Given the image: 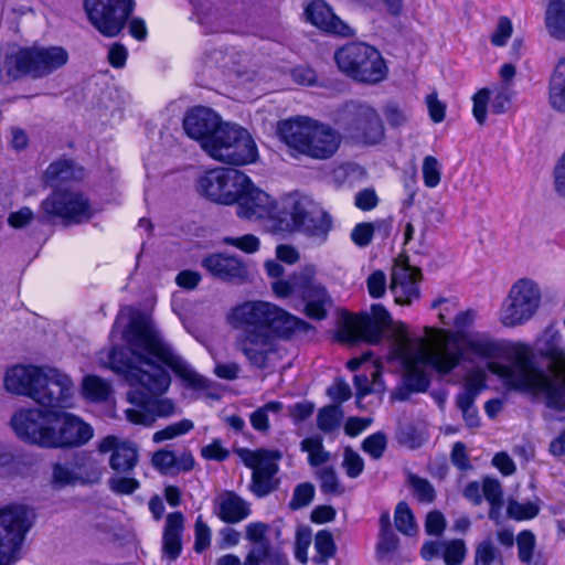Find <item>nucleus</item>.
Wrapping results in <instances>:
<instances>
[{
    "label": "nucleus",
    "mask_w": 565,
    "mask_h": 565,
    "mask_svg": "<svg viewBox=\"0 0 565 565\" xmlns=\"http://www.w3.org/2000/svg\"><path fill=\"white\" fill-rule=\"evenodd\" d=\"M121 328L125 348H113L109 363L131 387L127 398L135 407L125 411L130 423L151 426L157 417H168L174 413L172 401L159 398L171 384L164 366L191 390L204 392L210 388V381L196 373L150 321L131 315L129 309L128 313L121 311L117 317L113 332Z\"/></svg>",
    "instance_id": "nucleus-1"
},
{
    "label": "nucleus",
    "mask_w": 565,
    "mask_h": 565,
    "mask_svg": "<svg viewBox=\"0 0 565 565\" xmlns=\"http://www.w3.org/2000/svg\"><path fill=\"white\" fill-rule=\"evenodd\" d=\"M424 338L409 340L405 328L398 329V341L393 354L405 370V385L415 392H425L430 383L428 369L449 374L462 360L499 358L502 347L484 333L461 337L449 329L425 328Z\"/></svg>",
    "instance_id": "nucleus-2"
},
{
    "label": "nucleus",
    "mask_w": 565,
    "mask_h": 565,
    "mask_svg": "<svg viewBox=\"0 0 565 565\" xmlns=\"http://www.w3.org/2000/svg\"><path fill=\"white\" fill-rule=\"evenodd\" d=\"M231 328L237 330L234 347L250 365L265 369L277 352V338H288L305 322L280 307L262 300L244 301L226 315Z\"/></svg>",
    "instance_id": "nucleus-3"
},
{
    "label": "nucleus",
    "mask_w": 565,
    "mask_h": 565,
    "mask_svg": "<svg viewBox=\"0 0 565 565\" xmlns=\"http://www.w3.org/2000/svg\"><path fill=\"white\" fill-rule=\"evenodd\" d=\"M278 134L292 151L317 160L331 158L342 141L341 134L337 129L307 116H297L281 121Z\"/></svg>",
    "instance_id": "nucleus-4"
},
{
    "label": "nucleus",
    "mask_w": 565,
    "mask_h": 565,
    "mask_svg": "<svg viewBox=\"0 0 565 565\" xmlns=\"http://www.w3.org/2000/svg\"><path fill=\"white\" fill-rule=\"evenodd\" d=\"M405 328V337L409 340L418 339L419 337L411 338L407 332V327L404 323H393L388 311L382 305H373L371 307V316L362 315L354 316L345 313L342 317L341 323L337 330L338 341L345 344H356L359 342L377 343L386 329L392 328V342L390 350V360L396 362L405 377V370L402 363L394 356V347L398 341L399 327Z\"/></svg>",
    "instance_id": "nucleus-5"
},
{
    "label": "nucleus",
    "mask_w": 565,
    "mask_h": 565,
    "mask_svg": "<svg viewBox=\"0 0 565 565\" xmlns=\"http://www.w3.org/2000/svg\"><path fill=\"white\" fill-rule=\"evenodd\" d=\"M67 52L61 46L12 47L0 63V82L8 83L25 76L41 78L64 66Z\"/></svg>",
    "instance_id": "nucleus-6"
},
{
    "label": "nucleus",
    "mask_w": 565,
    "mask_h": 565,
    "mask_svg": "<svg viewBox=\"0 0 565 565\" xmlns=\"http://www.w3.org/2000/svg\"><path fill=\"white\" fill-rule=\"evenodd\" d=\"M281 206L284 216L275 225L279 233L301 231L319 244L327 241L332 226L331 217L316 209L310 200L290 193L281 198Z\"/></svg>",
    "instance_id": "nucleus-7"
},
{
    "label": "nucleus",
    "mask_w": 565,
    "mask_h": 565,
    "mask_svg": "<svg viewBox=\"0 0 565 565\" xmlns=\"http://www.w3.org/2000/svg\"><path fill=\"white\" fill-rule=\"evenodd\" d=\"M277 298H301L305 302L306 315L312 319L322 320L327 310L332 306V299L327 289L315 279V269L305 268L287 279H278L271 285Z\"/></svg>",
    "instance_id": "nucleus-8"
},
{
    "label": "nucleus",
    "mask_w": 565,
    "mask_h": 565,
    "mask_svg": "<svg viewBox=\"0 0 565 565\" xmlns=\"http://www.w3.org/2000/svg\"><path fill=\"white\" fill-rule=\"evenodd\" d=\"M338 68L348 77L369 84L382 82L387 75L381 53L365 43H350L334 54Z\"/></svg>",
    "instance_id": "nucleus-9"
},
{
    "label": "nucleus",
    "mask_w": 565,
    "mask_h": 565,
    "mask_svg": "<svg viewBox=\"0 0 565 565\" xmlns=\"http://www.w3.org/2000/svg\"><path fill=\"white\" fill-rule=\"evenodd\" d=\"M207 145V153L215 160L244 166L256 161L257 147L249 132L237 125L224 124Z\"/></svg>",
    "instance_id": "nucleus-10"
},
{
    "label": "nucleus",
    "mask_w": 565,
    "mask_h": 565,
    "mask_svg": "<svg viewBox=\"0 0 565 565\" xmlns=\"http://www.w3.org/2000/svg\"><path fill=\"white\" fill-rule=\"evenodd\" d=\"M34 512L24 504L0 508V565H12L33 524Z\"/></svg>",
    "instance_id": "nucleus-11"
},
{
    "label": "nucleus",
    "mask_w": 565,
    "mask_h": 565,
    "mask_svg": "<svg viewBox=\"0 0 565 565\" xmlns=\"http://www.w3.org/2000/svg\"><path fill=\"white\" fill-rule=\"evenodd\" d=\"M541 300V288L534 279L515 280L500 309L501 323L509 328L526 323L539 310Z\"/></svg>",
    "instance_id": "nucleus-12"
},
{
    "label": "nucleus",
    "mask_w": 565,
    "mask_h": 565,
    "mask_svg": "<svg viewBox=\"0 0 565 565\" xmlns=\"http://www.w3.org/2000/svg\"><path fill=\"white\" fill-rule=\"evenodd\" d=\"M249 178L236 169L218 168L206 171L198 179V191L206 199L225 205L234 204Z\"/></svg>",
    "instance_id": "nucleus-13"
},
{
    "label": "nucleus",
    "mask_w": 565,
    "mask_h": 565,
    "mask_svg": "<svg viewBox=\"0 0 565 565\" xmlns=\"http://www.w3.org/2000/svg\"><path fill=\"white\" fill-rule=\"evenodd\" d=\"M235 203H237V215L241 218L263 221L268 231L280 232L275 225L284 216L281 199L275 202L266 192L254 186L249 180V185L242 191Z\"/></svg>",
    "instance_id": "nucleus-14"
},
{
    "label": "nucleus",
    "mask_w": 565,
    "mask_h": 565,
    "mask_svg": "<svg viewBox=\"0 0 565 565\" xmlns=\"http://www.w3.org/2000/svg\"><path fill=\"white\" fill-rule=\"evenodd\" d=\"M338 122L361 142L377 143L384 136V127L376 110L367 105L350 103L340 111Z\"/></svg>",
    "instance_id": "nucleus-15"
},
{
    "label": "nucleus",
    "mask_w": 565,
    "mask_h": 565,
    "mask_svg": "<svg viewBox=\"0 0 565 565\" xmlns=\"http://www.w3.org/2000/svg\"><path fill=\"white\" fill-rule=\"evenodd\" d=\"M90 23L105 36H116L134 10L132 0H85Z\"/></svg>",
    "instance_id": "nucleus-16"
},
{
    "label": "nucleus",
    "mask_w": 565,
    "mask_h": 565,
    "mask_svg": "<svg viewBox=\"0 0 565 565\" xmlns=\"http://www.w3.org/2000/svg\"><path fill=\"white\" fill-rule=\"evenodd\" d=\"M39 388L33 401L49 408H71L74 405L75 386L63 371L43 366Z\"/></svg>",
    "instance_id": "nucleus-17"
},
{
    "label": "nucleus",
    "mask_w": 565,
    "mask_h": 565,
    "mask_svg": "<svg viewBox=\"0 0 565 565\" xmlns=\"http://www.w3.org/2000/svg\"><path fill=\"white\" fill-rule=\"evenodd\" d=\"M239 457L244 465L252 469L250 490L257 497L267 495L275 487V475L278 471L279 451L266 449H241Z\"/></svg>",
    "instance_id": "nucleus-18"
},
{
    "label": "nucleus",
    "mask_w": 565,
    "mask_h": 565,
    "mask_svg": "<svg viewBox=\"0 0 565 565\" xmlns=\"http://www.w3.org/2000/svg\"><path fill=\"white\" fill-rule=\"evenodd\" d=\"M41 207L47 216L74 223L86 221L93 214L87 198L72 188L55 190L42 201Z\"/></svg>",
    "instance_id": "nucleus-19"
},
{
    "label": "nucleus",
    "mask_w": 565,
    "mask_h": 565,
    "mask_svg": "<svg viewBox=\"0 0 565 565\" xmlns=\"http://www.w3.org/2000/svg\"><path fill=\"white\" fill-rule=\"evenodd\" d=\"M46 448H72L88 443L94 430L79 417L65 412H54Z\"/></svg>",
    "instance_id": "nucleus-20"
},
{
    "label": "nucleus",
    "mask_w": 565,
    "mask_h": 565,
    "mask_svg": "<svg viewBox=\"0 0 565 565\" xmlns=\"http://www.w3.org/2000/svg\"><path fill=\"white\" fill-rule=\"evenodd\" d=\"M53 414L39 408H20L12 415L10 426L21 440L46 448Z\"/></svg>",
    "instance_id": "nucleus-21"
},
{
    "label": "nucleus",
    "mask_w": 565,
    "mask_h": 565,
    "mask_svg": "<svg viewBox=\"0 0 565 565\" xmlns=\"http://www.w3.org/2000/svg\"><path fill=\"white\" fill-rule=\"evenodd\" d=\"M422 271L406 260H397L392 269L391 291L398 305H411L419 299Z\"/></svg>",
    "instance_id": "nucleus-22"
},
{
    "label": "nucleus",
    "mask_w": 565,
    "mask_h": 565,
    "mask_svg": "<svg viewBox=\"0 0 565 565\" xmlns=\"http://www.w3.org/2000/svg\"><path fill=\"white\" fill-rule=\"evenodd\" d=\"M220 116L210 108L196 107L190 110L183 120V128L186 135L200 141L202 148L207 152V145L212 142L216 132L223 128Z\"/></svg>",
    "instance_id": "nucleus-23"
},
{
    "label": "nucleus",
    "mask_w": 565,
    "mask_h": 565,
    "mask_svg": "<svg viewBox=\"0 0 565 565\" xmlns=\"http://www.w3.org/2000/svg\"><path fill=\"white\" fill-rule=\"evenodd\" d=\"M75 472L68 468L56 463L53 467V482L58 487H64L75 481L83 483H96L102 477V467L90 454L81 452L75 457Z\"/></svg>",
    "instance_id": "nucleus-24"
},
{
    "label": "nucleus",
    "mask_w": 565,
    "mask_h": 565,
    "mask_svg": "<svg viewBox=\"0 0 565 565\" xmlns=\"http://www.w3.org/2000/svg\"><path fill=\"white\" fill-rule=\"evenodd\" d=\"M100 454L111 452L110 468L118 473L130 472L138 462V449L135 444L116 436H106L97 445Z\"/></svg>",
    "instance_id": "nucleus-25"
},
{
    "label": "nucleus",
    "mask_w": 565,
    "mask_h": 565,
    "mask_svg": "<svg viewBox=\"0 0 565 565\" xmlns=\"http://www.w3.org/2000/svg\"><path fill=\"white\" fill-rule=\"evenodd\" d=\"M372 362L371 376L372 381L370 382L366 375H355L354 382L358 390V405L361 406L362 398L367 394H376L377 401H381V395L385 391L384 383L381 377V367L377 360H373V354L371 351H366L358 358H353L348 361L347 366L351 371H356L360 366L365 363Z\"/></svg>",
    "instance_id": "nucleus-26"
},
{
    "label": "nucleus",
    "mask_w": 565,
    "mask_h": 565,
    "mask_svg": "<svg viewBox=\"0 0 565 565\" xmlns=\"http://www.w3.org/2000/svg\"><path fill=\"white\" fill-rule=\"evenodd\" d=\"M43 366L15 365L7 370L4 387L15 395L34 398V392L39 388Z\"/></svg>",
    "instance_id": "nucleus-27"
},
{
    "label": "nucleus",
    "mask_w": 565,
    "mask_h": 565,
    "mask_svg": "<svg viewBox=\"0 0 565 565\" xmlns=\"http://www.w3.org/2000/svg\"><path fill=\"white\" fill-rule=\"evenodd\" d=\"M308 20L317 28L332 34L351 36L353 31L349 24L337 17L323 0H313L306 8Z\"/></svg>",
    "instance_id": "nucleus-28"
},
{
    "label": "nucleus",
    "mask_w": 565,
    "mask_h": 565,
    "mask_svg": "<svg viewBox=\"0 0 565 565\" xmlns=\"http://www.w3.org/2000/svg\"><path fill=\"white\" fill-rule=\"evenodd\" d=\"M250 512V504L233 491L221 492L213 502V513L225 523L242 522Z\"/></svg>",
    "instance_id": "nucleus-29"
},
{
    "label": "nucleus",
    "mask_w": 565,
    "mask_h": 565,
    "mask_svg": "<svg viewBox=\"0 0 565 565\" xmlns=\"http://www.w3.org/2000/svg\"><path fill=\"white\" fill-rule=\"evenodd\" d=\"M202 265L210 274L223 280L243 279L247 276V268L238 258L223 254L205 257Z\"/></svg>",
    "instance_id": "nucleus-30"
},
{
    "label": "nucleus",
    "mask_w": 565,
    "mask_h": 565,
    "mask_svg": "<svg viewBox=\"0 0 565 565\" xmlns=\"http://www.w3.org/2000/svg\"><path fill=\"white\" fill-rule=\"evenodd\" d=\"M151 463L162 475H175L192 470L194 458L190 452L177 457L173 451L161 449L153 454Z\"/></svg>",
    "instance_id": "nucleus-31"
},
{
    "label": "nucleus",
    "mask_w": 565,
    "mask_h": 565,
    "mask_svg": "<svg viewBox=\"0 0 565 565\" xmlns=\"http://www.w3.org/2000/svg\"><path fill=\"white\" fill-rule=\"evenodd\" d=\"M183 515L181 512L170 513L166 520L162 537V550L164 555L174 561L181 553V534L183 531Z\"/></svg>",
    "instance_id": "nucleus-32"
},
{
    "label": "nucleus",
    "mask_w": 565,
    "mask_h": 565,
    "mask_svg": "<svg viewBox=\"0 0 565 565\" xmlns=\"http://www.w3.org/2000/svg\"><path fill=\"white\" fill-rule=\"evenodd\" d=\"M193 6V12L199 24L206 32H217L224 30L223 14L217 7V0H190Z\"/></svg>",
    "instance_id": "nucleus-33"
},
{
    "label": "nucleus",
    "mask_w": 565,
    "mask_h": 565,
    "mask_svg": "<svg viewBox=\"0 0 565 565\" xmlns=\"http://www.w3.org/2000/svg\"><path fill=\"white\" fill-rule=\"evenodd\" d=\"M548 104L557 113H565V57L557 61L548 81Z\"/></svg>",
    "instance_id": "nucleus-34"
},
{
    "label": "nucleus",
    "mask_w": 565,
    "mask_h": 565,
    "mask_svg": "<svg viewBox=\"0 0 565 565\" xmlns=\"http://www.w3.org/2000/svg\"><path fill=\"white\" fill-rule=\"evenodd\" d=\"M83 177V170L67 159L52 162L44 172V180L50 185H60L64 182L77 180Z\"/></svg>",
    "instance_id": "nucleus-35"
},
{
    "label": "nucleus",
    "mask_w": 565,
    "mask_h": 565,
    "mask_svg": "<svg viewBox=\"0 0 565 565\" xmlns=\"http://www.w3.org/2000/svg\"><path fill=\"white\" fill-rule=\"evenodd\" d=\"M545 26L548 34L565 40V1L550 0L545 10Z\"/></svg>",
    "instance_id": "nucleus-36"
},
{
    "label": "nucleus",
    "mask_w": 565,
    "mask_h": 565,
    "mask_svg": "<svg viewBox=\"0 0 565 565\" xmlns=\"http://www.w3.org/2000/svg\"><path fill=\"white\" fill-rule=\"evenodd\" d=\"M344 413L340 405H328L317 414V427L326 435L335 434L343 422Z\"/></svg>",
    "instance_id": "nucleus-37"
},
{
    "label": "nucleus",
    "mask_w": 565,
    "mask_h": 565,
    "mask_svg": "<svg viewBox=\"0 0 565 565\" xmlns=\"http://www.w3.org/2000/svg\"><path fill=\"white\" fill-rule=\"evenodd\" d=\"M482 494L490 504L489 518L498 520L503 504L500 482L492 478H486L482 482Z\"/></svg>",
    "instance_id": "nucleus-38"
},
{
    "label": "nucleus",
    "mask_w": 565,
    "mask_h": 565,
    "mask_svg": "<svg viewBox=\"0 0 565 565\" xmlns=\"http://www.w3.org/2000/svg\"><path fill=\"white\" fill-rule=\"evenodd\" d=\"M268 532L269 526L263 522H252L245 527L246 540L253 545L252 548H259L264 554L270 555Z\"/></svg>",
    "instance_id": "nucleus-39"
},
{
    "label": "nucleus",
    "mask_w": 565,
    "mask_h": 565,
    "mask_svg": "<svg viewBox=\"0 0 565 565\" xmlns=\"http://www.w3.org/2000/svg\"><path fill=\"white\" fill-rule=\"evenodd\" d=\"M300 449L308 454V462L312 467H318L329 460V454L324 450L322 439L319 436L305 438L300 443Z\"/></svg>",
    "instance_id": "nucleus-40"
},
{
    "label": "nucleus",
    "mask_w": 565,
    "mask_h": 565,
    "mask_svg": "<svg viewBox=\"0 0 565 565\" xmlns=\"http://www.w3.org/2000/svg\"><path fill=\"white\" fill-rule=\"evenodd\" d=\"M394 524L397 531L404 535L413 536L418 532L412 510L405 502H399L395 508Z\"/></svg>",
    "instance_id": "nucleus-41"
},
{
    "label": "nucleus",
    "mask_w": 565,
    "mask_h": 565,
    "mask_svg": "<svg viewBox=\"0 0 565 565\" xmlns=\"http://www.w3.org/2000/svg\"><path fill=\"white\" fill-rule=\"evenodd\" d=\"M282 409L280 402H268L250 414L249 420L253 428L257 431L266 433L269 429V414H279Z\"/></svg>",
    "instance_id": "nucleus-42"
},
{
    "label": "nucleus",
    "mask_w": 565,
    "mask_h": 565,
    "mask_svg": "<svg viewBox=\"0 0 565 565\" xmlns=\"http://www.w3.org/2000/svg\"><path fill=\"white\" fill-rule=\"evenodd\" d=\"M83 395L90 401H104L110 393L108 383L95 375L85 376L82 384Z\"/></svg>",
    "instance_id": "nucleus-43"
},
{
    "label": "nucleus",
    "mask_w": 565,
    "mask_h": 565,
    "mask_svg": "<svg viewBox=\"0 0 565 565\" xmlns=\"http://www.w3.org/2000/svg\"><path fill=\"white\" fill-rule=\"evenodd\" d=\"M194 425L190 419H182L180 422L168 425L161 430L153 434L152 440L156 444H160L166 440L183 436L193 429Z\"/></svg>",
    "instance_id": "nucleus-44"
},
{
    "label": "nucleus",
    "mask_w": 565,
    "mask_h": 565,
    "mask_svg": "<svg viewBox=\"0 0 565 565\" xmlns=\"http://www.w3.org/2000/svg\"><path fill=\"white\" fill-rule=\"evenodd\" d=\"M467 548L462 540L443 542V558L446 565H460L466 558Z\"/></svg>",
    "instance_id": "nucleus-45"
},
{
    "label": "nucleus",
    "mask_w": 565,
    "mask_h": 565,
    "mask_svg": "<svg viewBox=\"0 0 565 565\" xmlns=\"http://www.w3.org/2000/svg\"><path fill=\"white\" fill-rule=\"evenodd\" d=\"M540 512L539 501H510L508 504V514L518 521L535 518Z\"/></svg>",
    "instance_id": "nucleus-46"
},
{
    "label": "nucleus",
    "mask_w": 565,
    "mask_h": 565,
    "mask_svg": "<svg viewBox=\"0 0 565 565\" xmlns=\"http://www.w3.org/2000/svg\"><path fill=\"white\" fill-rule=\"evenodd\" d=\"M424 184L429 188H436L441 180L440 163L434 156H426L422 166Z\"/></svg>",
    "instance_id": "nucleus-47"
},
{
    "label": "nucleus",
    "mask_w": 565,
    "mask_h": 565,
    "mask_svg": "<svg viewBox=\"0 0 565 565\" xmlns=\"http://www.w3.org/2000/svg\"><path fill=\"white\" fill-rule=\"evenodd\" d=\"M475 565H503L490 540H484L477 546Z\"/></svg>",
    "instance_id": "nucleus-48"
},
{
    "label": "nucleus",
    "mask_w": 565,
    "mask_h": 565,
    "mask_svg": "<svg viewBox=\"0 0 565 565\" xmlns=\"http://www.w3.org/2000/svg\"><path fill=\"white\" fill-rule=\"evenodd\" d=\"M312 533L309 527L299 526L295 540V557L301 564L308 562V548L311 544Z\"/></svg>",
    "instance_id": "nucleus-49"
},
{
    "label": "nucleus",
    "mask_w": 565,
    "mask_h": 565,
    "mask_svg": "<svg viewBox=\"0 0 565 565\" xmlns=\"http://www.w3.org/2000/svg\"><path fill=\"white\" fill-rule=\"evenodd\" d=\"M433 309L438 310V317L443 324H450L454 316L459 311L456 298H440L431 303Z\"/></svg>",
    "instance_id": "nucleus-50"
},
{
    "label": "nucleus",
    "mask_w": 565,
    "mask_h": 565,
    "mask_svg": "<svg viewBox=\"0 0 565 565\" xmlns=\"http://www.w3.org/2000/svg\"><path fill=\"white\" fill-rule=\"evenodd\" d=\"M211 529L203 521V518L199 515L194 524V551L196 553L205 551L211 544Z\"/></svg>",
    "instance_id": "nucleus-51"
},
{
    "label": "nucleus",
    "mask_w": 565,
    "mask_h": 565,
    "mask_svg": "<svg viewBox=\"0 0 565 565\" xmlns=\"http://www.w3.org/2000/svg\"><path fill=\"white\" fill-rule=\"evenodd\" d=\"M343 468L350 478L359 477L364 469L362 457L351 448H345L343 452Z\"/></svg>",
    "instance_id": "nucleus-52"
},
{
    "label": "nucleus",
    "mask_w": 565,
    "mask_h": 565,
    "mask_svg": "<svg viewBox=\"0 0 565 565\" xmlns=\"http://www.w3.org/2000/svg\"><path fill=\"white\" fill-rule=\"evenodd\" d=\"M409 484L412 487L414 495L420 502L429 503L435 499V489L427 480L416 476H411Z\"/></svg>",
    "instance_id": "nucleus-53"
},
{
    "label": "nucleus",
    "mask_w": 565,
    "mask_h": 565,
    "mask_svg": "<svg viewBox=\"0 0 565 565\" xmlns=\"http://www.w3.org/2000/svg\"><path fill=\"white\" fill-rule=\"evenodd\" d=\"M386 444L385 435L382 433H375L364 439L362 449L373 459H379L383 456L386 449Z\"/></svg>",
    "instance_id": "nucleus-54"
},
{
    "label": "nucleus",
    "mask_w": 565,
    "mask_h": 565,
    "mask_svg": "<svg viewBox=\"0 0 565 565\" xmlns=\"http://www.w3.org/2000/svg\"><path fill=\"white\" fill-rule=\"evenodd\" d=\"M490 100V90L488 88L479 89L472 97V114L479 125H483L487 119V107Z\"/></svg>",
    "instance_id": "nucleus-55"
},
{
    "label": "nucleus",
    "mask_w": 565,
    "mask_h": 565,
    "mask_svg": "<svg viewBox=\"0 0 565 565\" xmlns=\"http://www.w3.org/2000/svg\"><path fill=\"white\" fill-rule=\"evenodd\" d=\"M375 225L373 223H358L351 231L350 237L359 247H366L373 239Z\"/></svg>",
    "instance_id": "nucleus-56"
},
{
    "label": "nucleus",
    "mask_w": 565,
    "mask_h": 565,
    "mask_svg": "<svg viewBox=\"0 0 565 565\" xmlns=\"http://www.w3.org/2000/svg\"><path fill=\"white\" fill-rule=\"evenodd\" d=\"M315 548L321 558L332 557L335 552L332 534L324 530L319 531L315 537Z\"/></svg>",
    "instance_id": "nucleus-57"
},
{
    "label": "nucleus",
    "mask_w": 565,
    "mask_h": 565,
    "mask_svg": "<svg viewBox=\"0 0 565 565\" xmlns=\"http://www.w3.org/2000/svg\"><path fill=\"white\" fill-rule=\"evenodd\" d=\"M476 319V312L471 309L468 310H459L455 316L450 324L455 328V330H449L451 333H459L461 337L468 335L471 332H467L466 329L469 328Z\"/></svg>",
    "instance_id": "nucleus-58"
},
{
    "label": "nucleus",
    "mask_w": 565,
    "mask_h": 565,
    "mask_svg": "<svg viewBox=\"0 0 565 565\" xmlns=\"http://www.w3.org/2000/svg\"><path fill=\"white\" fill-rule=\"evenodd\" d=\"M519 557L522 562L529 563L535 546V536L530 531H522L516 537Z\"/></svg>",
    "instance_id": "nucleus-59"
},
{
    "label": "nucleus",
    "mask_w": 565,
    "mask_h": 565,
    "mask_svg": "<svg viewBox=\"0 0 565 565\" xmlns=\"http://www.w3.org/2000/svg\"><path fill=\"white\" fill-rule=\"evenodd\" d=\"M34 220V212L30 207L23 206L9 214L8 224L14 230H21L30 225Z\"/></svg>",
    "instance_id": "nucleus-60"
},
{
    "label": "nucleus",
    "mask_w": 565,
    "mask_h": 565,
    "mask_svg": "<svg viewBox=\"0 0 565 565\" xmlns=\"http://www.w3.org/2000/svg\"><path fill=\"white\" fill-rule=\"evenodd\" d=\"M109 488L118 494H131L139 488V481L130 477L116 476L109 479Z\"/></svg>",
    "instance_id": "nucleus-61"
},
{
    "label": "nucleus",
    "mask_w": 565,
    "mask_h": 565,
    "mask_svg": "<svg viewBox=\"0 0 565 565\" xmlns=\"http://www.w3.org/2000/svg\"><path fill=\"white\" fill-rule=\"evenodd\" d=\"M513 31L512 22L507 17H501L497 28L491 35V43L495 46H503L511 38Z\"/></svg>",
    "instance_id": "nucleus-62"
},
{
    "label": "nucleus",
    "mask_w": 565,
    "mask_h": 565,
    "mask_svg": "<svg viewBox=\"0 0 565 565\" xmlns=\"http://www.w3.org/2000/svg\"><path fill=\"white\" fill-rule=\"evenodd\" d=\"M429 118L435 122H441L446 117V104L438 99L436 92L430 93L425 98Z\"/></svg>",
    "instance_id": "nucleus-63"
},
{
    "label": "nucleus",
    "mask_w": 565,
    "mask_h": 565,
    "mask_svg": "<svg viewBox=\"0 0 565 565\" xmlns=\"http://www.w3.org/2000/svg\"><path fill=\"white\" fill-rule=\"evenodd\" d=\"M486 388V373L481 369L470 371L465 379L463 390L477 396Z\"/></svg>",
    "instance_id": "nucleus-64"
}]
</instances>
